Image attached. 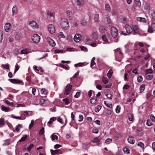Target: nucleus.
Instances as JSON below:
<instances>
[{
  "label": "nucleus",
  "instance_id": "nucleus-1",
  "mask_svg": "<svg viewBox=\"0 0 155 155\" xmlns=\"http://www.w3.org/2000/svg\"><path fill=\"white\" fill-rule=\"evenodd\" d=\"M60 24L61 28L65 30H67L69 28V23L66 18L61 19L60 20Z\"/></svg>",
  "mask_w": 155,
  "mask_h": 155
},
{
  "label": "nucleus",
  "instance_id": "nucleus-2",
  "mask_svg": "<svg viewBox=\"0 0 155 155\" xmlns=\"http://www.w3.org/2000/svg\"><path fill=\"white\" fill-rule=\"evenodd\" d=\"M110 33L113 37L115 38L118 35V30L115 27H112L110 29Z\"/></svg>",
  "mask_w": 155,
  "mask_h": 155
},
{
  "label": "nucleus",
  "instance_id": "nucleus-3",
  "mask_svg": "<svg viewBox=\"0 0 155 155\" xmlns=\"http://www.w3.org/2000/svg\"><path fill=\"white\" fill-rule=\"evenodd\" d=\"M31 39L34 43H37L40 41V37L38 34H35L32 36Z\"/></svg>",
  "mask_w": 155,
  "mask_h": 155
},
{
  "label": "nucleus",
  "instance_id": "nucleus-4",
  "mask_svg": "<svg viewBox=\"0 0 155 155\" xmlns=\"http://www.w3.org/2000/svg\"><path fill=\"white\" fill-rule=\"evenodd\" d=\"M72 85L68 84L66 87V88L64 91V94L66 95H68L72 89Z\"/></svg>",
  "mask_w": 155,
  "mask_h": 155
},
{
  "label": "nucleus",
  "instance_id": "nucleus-5",
  "mask_svg": "<svg viewBox=\"0 0 155 155\" xmlns=\"http://www.w3.org/2000/svg\"><path fill=\"white\" fill-rule=\"evenodd\" d=\"M12 27V25L9 22L6 23L4 27L5 31L7 32L10 31H11Z\"/></svg>",
  "mask_w": 155,
  "mask_h": 155
},
{
  "label": "nucleus",
  "instance_id": "nucleus-6",
  "mask_svg": "<svg viewBox=\"0 0 155 155\" xmlns=\"http://www.w3.org/2000/svg\"><path fill=\"white\" fill-rule=\"evenodd\" d=\"M48 29L49 32L51 34L54 33L55 31V27L52 24H50L48 25Z\"/></svg>",
  "mask_w": 155,
  "mask_h": 155
},
{
  "label": "nucleus",
  "instance_id": "nucleus-7",
  "mask_svg": "<svg viewBox=\"0 0 155 155\" xmlns=\"http://www.w3.org/2000/svg\"><path fill=\"white\" fill-rule=\"evenodd\" d=\"M125 28L128 34H130L133 31V28L129 25H126Z\"/></svg>",
  "mask_w": 155,
  "mask_h": 155
},
{
  "label": "nucleus",
  "instance_id": "nucleus-8",
  "mask_svg": "<svg viewBox=\"0 0 155 155\" xmlns=\"http://www.w3.org/2000/svg\"><path fill=\"white\" fill-rule=\"evenodd\" d=\"M154 31H155V23H153L151 26H149L148 31L149 33H152Z\"/></svg>",
  "mask_w": 155,
  "mask_h": 155
},
{
  "label": "nucleus",
  "instance_id": "nucleus-9",
  "mask_svg": "<svg viewBox=\"0 0 155 155\" xmlns=\"http://www.w3.org/2000/svg\"><path fill=\"white\" fill-rule=\"evenodd\" d=\"M82 39V36L79 34H76L75 35L74 37V41L76 42H79Z\"/></svg>",
  "mask_w": 155,
  "mask_h": 155
},
{
  "label": "nucleus",
  "instance_id": "nucleus-10",
  "mask_svg": "<svg viewBox=\"0 0 155 155\" xmlns=\"http://www.w3.org/2000/svg\"><path fill=\"white\" fill-rule=\"evenodd\" d=\"M86 42L87 44L89 45L92 47H94L96 46V43L94 41L91 42V39L89 38H87L86 39Z\"/></svg>",
  "mask_w": 155,
  "mask_h": 155
},
{
  "label": "nucleus",
  "instance_id": "nucleus-11",
  "mask_svg": "<svg viewBox=\"0 0 155 155\" xmlns=\"http://www.w3.org/2000/svg\"><path fill=\"white\" fill-rule=\"evenodd\" d=\"M29 25L33 29L38 28V27L36 22L34 21H31L29 22Z\"/></svg>",
  "mask_w": 155,
  "mask_h": 155
},
{
  "label": "nucleus",
  "instance_id": "nucleus-12",
  "mask_svg": "<svg viewBox=\"0 0 155 155\" xmlns=\"http://www.w3.org/2000/svg\"><path fill=\"white\" fill-rule=\"evenodd\" d=\"M50 151L52 155H56L58 153L61 154L62 153L61 150L60 149L55 150H54L51 149Z\"/></svg>",
  "mask_w": 155,
  "mask_h": 155
},
{
  "label": "nucleus",
  "instance_id": "nucleus-13",
  "mask_svg": "<svg viewBox=\"0 0 155 155\" xmlns=\"http://www.w3.org/2000/svg\"><path fill=\"white\" fill-rule=\"evenodd\" d=\"M48 42L50 45L52 47L55 46L56 44L55 42L50 37H48L47 38Z\"/></svg>",
  "mask_w": 155,
  "mask_h": 155
},
{
  "label": "nucleus",
  "instance_id": "nucleus-14",
  "mask_svg": "<svg viewBox=\"0 0 155 155\" xmlns=\"http://www.w3.org/2000/svg\"><path fill=\"white\" fill-rule=\"evenodd\" d=\"M66 13L68 19L72 20L73 18V15L72 11L70 10H68L66 11Z\"/></svg>",
  "mask_w": 155,
  "mask_h": 155
},
{
  "label": "nucleus",
  "instance_id": "nucleus-15",
  "mask_svg": "<svg viewBox=\"0 0 155 155\" xmlns=\"http://www.w3.org/2000/svg\"><path fill=\"white\" fill-rule=\"evenodd\" d=\"M18 7L16 5H14L12 9V15H16L18 13Z\"/></svg>",
  "mask_w": 155,
  "mask_h": 155
},
{
  "label": "nucleus",
  "instance_id": "nucleus-16",
  "mask_svg": "<svg viewBox=\"0 0 155 155\" xmlns=\"http://www.w3.org/2000/svg\"><path fill=\"white\" fill-rule=\"evenodd\" d=\"M74 1L76 5L79 7L82 6L84 4L83 0H74Z\"/></svg>",
  "mask_w": 155,
  "mask_h": 155
},
{
  "label": "nucleus",
  "instance_id": "nucleus-17",
  "mask_svg": "<svg viewBox=\"0 0 155 155\" xmlns=\"http://www.w3.org/2000/svg\"><path fill=\"white\" fill-rule=\"evenodd\" d=\"M8 80L11 83L15 84H19L22 82L21 80L15 79H9Z\"/></svg>",
  "mask_w": 155,
  "mask_h": 155
},
{
  "label": "nucleus",
  "instance_id": "nucleus-18",
  "mask_svg": "<svg viewBox=\"0 0 155 155\" xmlns=\"http://www.w3.org/2000/svg\"><path fill=\"white\" fill-rule=\"evenodd\" d=\"M114 51L115 54L116 56L119 55L120 57H121L122 56V53L119 48H117L116 50H114Z\"/></svg>",
  "mask_w": 155,
  "mask_h": 155
},
{
  "label": "nucleus",
  "instance_id": "nucleus-19",
  "mask_svg": "<svg viewBox=\"0 0 155 155\" xmlns=\"http://www.w3.org/2000/svg\"><path fill=\"white\" fill-rule=\"evenodd\" d=\"M136 19L137 21L142 22L143 23H145L147 21V19L144 18L137 17L136 18Z\"/></svg>",
  "mask_w": 155,
  "mask_h": 155
},
{
  "label": "nucleus",
  "instance_id": "nucleus-20",
  "mask_svg": "<svg viewBox=\"0 0 155 155\" xmlns=\"http://www.w3.org/2000/svg\"><path fill=\"white\" fill-rule=\"evenodd\" d=\"M133 31L136 33H139L140 32L138 27L135 25L133 26Z\"/></svg>",
  "mask_w": 155,
  "mask_h": 155
},
{
  "label": "nucleus",
  "instance_id": "nucleus-21",
  "mask_svg": "<svg viewBox=\"0 0 155 155\" xmlns=\"http://www.w3.org/2000/svg\"><path fill=\"white\" fill-rule=\"evenodd\" d=\"M127 140L128 142L131 144H134L135 142L134 138L132 137H129L127 139Z\"/></svg>",
  "mask_w": 155,
  "mask_h": 155
},
{
  "label": "nucleus",
  "instance_id": "nucleus-22",
  "mask_svg": "<svg viewBox=\"0 0 155 155\" xmlns=\"http://www.w3.org/2000/svg\"><path fill=\"white\" fill-rule=\"evenodd\" d=\"M30 52L28 48L23 49L21 51V53L22 54H26Z\"/></svg>",
  "mask_w": 155,
  "mask_h": 155
},
{
  "label": "nucleus",
  "instance_id": "nucleus-23",
  "mask_svg": "<svg viewBox=\"0 0 155 155\" xmlns=\"http://www.w3.org/2000/svg\"><path fill=\"white\" fill-rule=\"evenodd\" d=\"M123 150L124 153L126 154H129L130 152V150L127 147H125L123 148Z\"/></svg>",
  "mask_w": 155,
  "mask_h": 155
},
{
  "label": "nucleus",
  "instance_id": "nucleus-24",
  "mask_svg": "<svg viewBox=\"0 0 155 155\" xmlns=\"http://www.w3.org/2000/svg\"><path fill=\"white\" fill-rule=\"evenodd\" d=\"M56 120V118L54 117H53L50 118L49 121L48 122V124H51L53 122Z\"/></svg>",
  "mask_w": 155,
  "mask_h": 155
},
{
  "label": "nucleus",
  "instance_id": "nucleus-25",
  "mask_svg": "<svg viewBox=\"0 0 155 155\" xmlns=\"http://www.w3.org/2000/svg\"><path fill=\"white\" fill-rule=\"evenodd\" d=\"M22 127V125L21 124H18V125L16 126L15 128V130L17 132L19 131L21 128Z\"/></svg>",
  "mask_w": 155,
  "mask_h": 155
},
{
  "label": "nucleus",
  "instance_id": "nucleus-26",
  "mask_svg": "<svg viewBox=\"0 0 155 155\" xmlns=\"http://www.w3.org/2000/svg\"><path fill=\"white\" fill-rule=\"evenodd\" d=\"M94 20L96 22H98L99 21V15L97 14H95L94 15Z\"/></svg>",
  "mask_w": 155,
  "mask_h": 155
},
{
  "label": "nucleus",
  "instance_id": "nucleus-27",
  "mask_svg": "<svg viewBox=\"0 0 155 155\" xmlns=\"http://www.w3.org/2000/svg\"><path fill=\"white\" fill-rule=\"evenodd\" d=\"M105 8L106 11L110 12L111 11V8L110 5L108 4L105 5Z\"/></svg>",
  "mask_w": 155,
  "mask_h": 155
},
{
  "label": "nucleus",
  "instance_id": "nucleus-28",
  "mask_svg": "<svg viewBox=\"0 0 155 155\" xmlns=\"http://www.w3.org/2000/svg\"><path fill=\"white\" fill-rule=\"evenodd\" d=\"M101 108V105H97L95 108V111L96 112H98Z\"/></svg>",
  "mask_w": 155,
  "mask_h": 155
},
{
  "label": "nucleus",
  "instance_id": "nucleus-29",
  "mask_svg": "<svg viewBox=\"0 0 155 155\" xmlns=\"http://www.w3.org/2000/svg\"><path fill=\"white\" fill-rule=\"evenodd\" d=\"M102 81L104 84H106L108 83L109 80L106 78L103 77L102 78Z\"/></svg>",
  "mask_w": 155,
  "mask_h": 155
},
{
  "label": "nucleus",
  "instance_id": "nucleus-30",
  "mask_svg": "<svg viewBox=\"0 0 155 155\" xmlns=\"http://www.w3.org/2000/svg\"><path fill=\"white\" fill-rule=\"evenodd\" d=\"M100 141V139L97 137H95L92 141L93 143H98Z\"/></svg>",
  "mask_w": 155,
  "mask_h": 155
},
{
  "label": "nucleus",
  "instance_id": "nucleus-31",
  "mask_svg": "<svg viewBox=\"0 0 155 155\" xmlns=\"http://www.w3.org/2000/svg\"><path fill=\"white\" fill-rule=\"evenodd\" d=\"M137 146L142 149H143L144 147V144L141 142H139L137 143Z\"/></svg>",
  "mask_w": 155,
  "mask_h": 155
},
{
  "label": "nucleus",
  "instance_id": "nucleus-32",
  "mask_svg": "<svg viewBox=\"0 0 155 155\" xmlns=\"http://www.w3.org/2000/svg\"><path fill=\"white\" fill-rule=\"evenodd\" d=\"M1 108L2 110L5 111V112L8 111L10 110L9 108L3 105L2 106Z\"/></svg>",
  "mask_w": 155,
  "mask_h": 155
},
{
  "label": "nucleus",
  "instance_id": "nucleus-33",
  "mask_svg": "<svg viewBox=\"0 0 155 155\" xmlns=\"http://www.w3.org/2000/svg\"><path fill=\"white\" fill-rule=\"evenodd\" d=\"M112 73L113 71L111 69H110L107 74V76L109 78H111L112 75Z\"/></svg>",
  "mask_w": 155,
  "mask_h": 155
},
{
  "label": "nucleus",
  "instance_id": "nucleus-34",
  "mask_svg": "<svg viewBox=\"0 0 155 155\" xmlns=\"http://www.w3.org/2000/svg\"><path fill=\"white\" fill-rule=\"evenodd\" d=\"M51 137L52 141H54L55 140H57L58 139V137L54 134H52L51 136Z\"/></svg>",
  "mask_w": 155,
  "mask_h": 155
},
{
  "label": "nucleus",
  "instance_id": "nucleus-35",
  "mask_svg": "<svg viewBox=\"0 0 155 155\" xmlns=\"http://www.w3.org/2000/svg\"><path fill=\"white\" fill-rule=\"evenodd\" d=\"M145 84H142L141 85L140 87V93H141L143 92L145 89Z\"/></svg>",
  "mask_w": 155,
  "mask_h": 155
},
{
  "label": "nucleus",
  "instance_id": "nucleus-36",
  "mask_svg": "<svg viewBox=\"0 0 155 155\" xmlns=\"http://www.w3.org/2000/svg\"><path fill=\"white\" fill-rule=\"evenodd\" d=\"M28 136L27 135H24V136L21 137V138L18 141V142H22L24 141L25 140L26 138H27Z\"/></svg>",
  "mask_w": 155,
  "mask_h": 155
},
{
  "label": "nucleus",
  "instance_id": "nucleus-37",
  "mask_svg": "<svg viewBox=\"0 0 155 155\" xmlns=\"http://www.w3.org/2000/svg\"><path fill=\"white\" fill-rule=\"evenodd\" d=\"M135 2L136 5L138 7H140L141 6V2L140 0H135Z\"/></svg>",
  "mask_w": 155,
  "mask_h": 155
},
{
  "label": "nucleus",
  "instance_id": "nucleus-38",
  "mask_svg": "<svg viewBox=\"0 0 155 155\" xmlns=\"http://www.w3.org/2000/svg\"><path fill=\"white\" fill-rule=\"evenodd\" d=\"M58 36L60 38H65V37L63 33L62 32H60L58 34Z\"/></svg>",
  "mask_w": 155,
  "mask_h": 155
},
{
  "label": "nucleus",
  "instance_id": "nucleus-39",
  "mask_svg": "<svg viewBox=\"0 0 155 155\" xmlns=\"http://www.w3.org/2000/svg\"><path fill=\"white\" fill-rule=\"evenodd\" d=\"M59 65L61 67L66 70H68L69 69V68L67 65L66 66L64 64H60Z\"/></svg>",
  "mask_w": 155,
  "mask_h": 155
},
{
  "label": "nucleus",
  "instance_id": "nucleus-40",
  "mask_svg": "<svg viewBox=\"0 0 155 155\" xmlns=\"http://www.w3.org/2000/svg\"><path fill=\"white\" fill-rule=\"evenodd\" d=\"M92 132L95 134H97L98 133L99 130L98 129L96 128H93L91 130Z\"/></svg>",
  "mask_w": 155,
  "mask_h": 155
},
{
  "label": "nucleus",
  "instance_id": "nucleus-41",
  "mask_svg": "<svg viewBox=\"0 0 155 155\" xmlns=\"http://www.w3.org/2000/svg\"><path fill=\"white\" fill-rule=\"evenodd\" d=\"M2 66L5 69H8L9 68V65L8 63L6 64H3L2 65Z\"/></svg>",
  "mask_w": 155,
  "mask_h": 155
},
{
  "label": "nucleus",
  "instance_id": "nucleus-42",
  "mask_svg": "<svg viewBox=\"0 0 155 155\" xmlns=\"http://www.w3.org/2000/svg\"><path fill=\"white\" fill-rule=\"evenodd\" d=\"M102 38L103 40L104 41V43H108V41L105 35H103Z\"/></svg>",
  "mask_w": 155,
  "mask_h": 155
},
{
  "label": "nucleus",
  "instance_id": "nucleus-43",
  "mask_svg": "<svg viewBox=\"0 0 155 155\" xmlns=\"http://www.w3.org/2000/svg\"><path fill=\"white\" fill-rule=\"evenodd\" d=\"M95 58L94 57H93L92 58L91 61V67H92L93 66H94L95 64V63L94 61V60H95Z\"/></svg>",
  "mask_w": 155,
  "mask_h": 155
},
{
  "label": "nucleus",
  "instance_id": "nucleus-44",
  "mask_svg": "<svg viewBox=\"0 0 155 155\" xmlns=\"http://www.w3.org/2000/svg\"><path fill=\"white\" fill-rule=\"evenodd\" d=\"M33 147V144L32 143H31L27 148L28 151H29Z\"/></svg>",
  "mask_w": 155,
  "mask_h": 155
},
{
  "label": "nucleus",
  "instance_id": "nucleus-45",
  "mask_svg": "<svg viewBox=\"0 0 155 155\" xmlns=\"http://www.w3.org/2000/svg\"><path fill=\"white\" fill-rule=\"evenodd\" d=\"M97 101V98H92L90 100V102L92 104H94L96 103Z\"/></svg>",
  "mask_w": 155,
  "mask_h": 155
},
{
  "label": "nucleus",
  "instance_id": "nucleus-46",
  "mask_svg": "<svg viewBox=\"0 0 155 155\" xmlns=\"http://www.w3.org/2000/svg\"><path fill=\"white\" fill-rule=\"evenodd\" d=\"M63 53V50L61 49H57L54 51V53L57 54V53Z\"/></svg>",
  "mask_w": 155,
  "mask_h": 155
},
{
  "label": "nucleus",
  "instance_id": "nucleus-47",
  "mask_svg": "<svg viewBox=\"0 0 155 155\" xmlns=\"http://www.w3.org/2000/svg\"><path fill=\"white\" fill-rule=\"evenodd\" d=\"M100 32L101 33H103L105 31V29L103 26H101L99 28Z\"/></svg>",
  "mask_w": 155,
  "mask_h": 155
},
{
  "label": "nucleus",
  "instance_id": "nucleus-48",
  "mask_svg": "<svg viewBox=\"0 0 155 155\" xmlns=\"http://www.w3.org/2000/svg\"><path fill=\"white\" fill-rule=\"evenodd\" d=\"M153 78V76L152 75H148L146 77V79L147 80H151Z\"/></svg>",
  "mask_w": 155,
  "mask_h": 155
},
{
  "label": "nucleus",
  "instance_id": "nucleus-49",
  "mask_svg": "<svg viewBox=\"0 0 155 155\" xmlns=\"http://www.w3.org/2000/svg\"><path fill=\"white\" fill-rule=\"evenodd\" d=\"M112 139L107 138L106 140L105 143L107 144H109L111 142Z\"/></svg>",
  "mask_w": 155,
  "mask_h": 155
},
{
  "label": "nucleus",
  "instance_id": "nucleus-50",
  "mask_svg": "<svg viewBox=\"0 0 155 155\" xmlns=\"http://www.w3.org/2000/svg\"><path fill=\"white\" fill-rule=\"evenodd\" d=\"M120 107L119 105L117 106L116 108L115 109L116 112V113L118 114L120 112Z\"/></svg>",
  "mask_w": 155,
  "mask_h": 155
},
{
  "label": "nucleus",
  "instance_id": "nucleus-51",
  "mask_svg": "<svg viewBox=\"0 0 155 155\" xmlns=\"http://www.w3.org/2000/svg\"><path fill=\"white\" fill-rule=\"evenodd\" d=\"M45 132L44 128H42L39 131V135H42Z\"/></svg>",
  "mask_w": 155,
  "mask_h": 155
},
{
  "label": "nucleus",
  "instance_id": "nucleus-52",
  "mask_svg": "<svg viewBox=\"0 0 155 155\" xmlns=\"http://www.w3.org/2000/svg\"><path fill=\"white\" fill-rule=\"evenodd\" d=\"M3 31H0V42L2 41L3 39Z\"/></svg>",
  "mask_w": 155,
  "mask_h": 155
},
{
  "label": "nucleus",
  "instance_id": "nucleus-53",
  "mask_svg": "<svg viewBox=\"0 0 155 155\" xmlns=\"http://www.w3.org/2000/svg\"><path fill=\"white\" fill-rule=\"evenodd\" d=\"M40 91L41 93L42 94L45 95L47 94V91L44 88L41 89Z\"/></svg>",
  "mask_w": 155,
  "mask_h": 155
},
{
  "label": "nucleus",
  "instance_id": "nucleus-54",
  "mask_svg": "<svg viewBox=\"0 0 155 155\" xmlns=\"http://www.w3.org/2000/svg\"><path fill=\"white\" fill-rule=\"evenodd\" d=\"M63 101L65 105H67L69 103V100L67 98H64L63 100Z\"/></svg>",
  "mask_w": 155,
  "mask_h": 155
},
{
  "label": "nucleus",
  "instance_id": "nucleus-55",
  "mask_svg": "<svg viewBox=\"0 0 155 155\" xmlns=\"http://www.w3.org/2000/svg\"><path fill=\"white\" fill-rule=\"evenodd\" d=\"M34 120H32L31 121V123L29 125V129H31L32 128L34 125Z\"/></svg>",
  "mask_w": 155,
  "mask_h": 155
},
{
  "label": "nucleus",
  "instance_id": "nucleus-56",
  "mask_svg": "<svg viewBox=\"0 0 155 155\" xmlns=\"http://www.w3.org/2000/svg\"><path fill=\"white\" fill-rule=\"evenodd\" d=\"M150 16L152 19L155 20V12H153L151 13Z\"/></svg>",
  "mask_w": 155,
  "mask_h": 155
},
{
  "label": "nucleus",
  "instance_id": "nucleus-57",
  "mask_svg": "<svg viewBox=\"0 0 155 155\" xmlns=\"http://www.w3.org/2000/svg\"><path fill=\"white\" fill-rule=\"evenodd\" d=\"M10 143V141L9 140H7L5 141L4 144V145H7L9 144Z\"/></svg>",
  "mask_w": 155,
  "mask_h": 155
},
{
  "label": "nucleus",
  "instance_id": "nucleus-58",
  "mask_svg": "<svg viewBox=\"0 0 155 155\" xmlns=\"http://www.w3.org/2000/svg\"><path fill=\"white\" fill-rule=\"evenodd\" d=\"M4 124V120L3 118L0 119V126Z\"/></svg>",
  "mask_w": 155,
  "mask_h": 155
},
{
  "label": "nucleus",
  "instance_id": "nucleus-59",
  "mask_svg": "<svg viewBox=\"0 0 155 155\" xmlns=\"http://www.w3.org/2000/svg\"><path fill=\"white\" fill-rule=\"evenodd\" d=\"M137 81L139 82H141L143 80V78L141 76H138L137 78Z\"/></svg>",
  "mask_w": 155,
  "mask_h": 155
},
{
  "label": "nucleus",
  "instance_id": "nucleus-60",
  "mask_svg": "<svg viewBox=\"0 0 155 155\" xmlns=\"http://www.w3.org/2000/svg\"><path fill=\"white\" fill-rule=\"evenodd\" d=\"M5 103L8 105L12 106L13 105V103L12 102H10L8 100H6L5 101Z\"/></svg>",
  "mask_w": 155,
  "mask_h": 155
},
{
  "label": "nucleus",
  "instance_id": "nucleus-61",
  "mask_svg": "<svg viewBox=\"0 0 155 155\" xmlns=\"http://www.w3.org/2000/svg\"><path fill=\"white\" fill-rule=\"evenodd\" d=\"M150 118L153 122H155V117L153 115L151 114Z\"/></svg>",
  "mask_w": 155,
  "mask_h": 155
},
{
  "label": "nucleus",
  "instance_id": "nucleus-62",
  "mask_svg": "<svg viewBox=\"0 0 155 155\" xmlns=\"http://www.w3.org/2000/svg\"><path fill=\"white\" fill-rule=\"evenodd\" d=\"M84 117L82 115H80L79 117L78 121L81 122L83 120Z\"/></svg>",
  "mask_w": 155,
  "mask_h": 155
},
{
  "label": "nucleus",
  "instance_id": "nucleus-63",
  "mask_svg": "<svg viewBox=\"0 0 155 155\" xmlns=\"http://www.w3.org/2000/svg\"><path fill=\"white\" fill-rule=\"evenodd\" d=\"M120 21L123 23H125L126 21V19L125 18H123L120 19Z\"/></svg>",
  "mask_w": 155,
  "mask_h": 155
},
{
  "label": "nucleus",
  "instance_id": "nucleus-64",
  "mask_svg": "<svg viewBox=\"0 0 155 155\" xmlns=\"http://www.w3.org/2000/svg\"><path fill=\"white\" fill-rule=\"evenodd\" d=\"M57 120L61 124H63V123L62 119L59 117H58Z\"/></svg>",
  "mask_w": 155,
  "mask_h": 155
}]
</instances>
